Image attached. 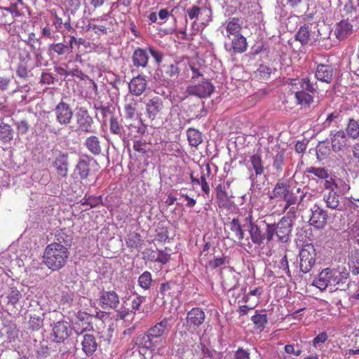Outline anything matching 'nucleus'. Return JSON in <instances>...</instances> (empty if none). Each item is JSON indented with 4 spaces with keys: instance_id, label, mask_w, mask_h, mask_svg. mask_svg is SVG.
Instances as JSON below:
<instances>
[{
    "instance_id": "1",
    "label": "nucleus",
    "mask_w": 359,
    "mask_h": 359,
    "mask_svg": "<svg viewBox=\"0 0 359 359\" xmlns=\"http://www.w3.org/2000/svg\"><path fill=\"white\" fill-rule=\"evenodd\" d=\"M349 272L346 268L341 271L332 270L330 268L323 269L315 280L314 285L320 290H324L328 287H334V290H344L348 287Z\"/></svg>"
},
{
    "instance_id": "2",
    "label": "nucleus",
    "mask_w": 359,
    "mask_h": 359,
    "mask_svg": "<svg viewBox=\"0 0 359 359\" xmlns=\"http://www.w3.org/2000/svg\"><path fill=\"white\" fill-rule=\"evenodd\" d=\"M69 255V250L50 243L46 247L43 261L48 269L57 271L67 264Z\"/></svg>"
},
{
    "instance_id": "3",
    "label": "nucleus",
    "mask_w": 359,
    "mask_h": 359,
    "mask_svg": "<svg viewBox=\"0 0 359 359\" xmlns=\"http://www.w3.org/2000/svg\"><path fill=\"white\" fill-rule=\"evenodd\" d=\"M292 226V219L288 216L283 217L277 224H269L268 242L271 241L276 235L279 242L287 243L290 238Z\"/></svg>"
},
{
    "instance_id": "4",
    "label": "nucleus",
    "mask_w": 359,
    "mask_h": 359,
    "mask_svg": "<svg viewBox=\"0 0 359 359\" xmlns=\"http://www.w3.org/2000/svg\"><path fill=\"white\" fill-rule=\"evenodd\" d=\"M250 165L248 166V169L250 172H252L249 176L250 181V190L252 191H260L262 185L259 182L261 175L264 172V167L263 161L259 154H255L250 157L249 160Z\"/></svg>"
},
{
    "instance_id": "5",
    "label": "nucleus",
    "mask_w": 359,
    "mask_h": 359,
    "mask_svg": "<svg viewBox=\"0 0 359 359\" xmlns=\"http://www.w3.org/2000/svg\"><path fill=\"white\" fill-rule=\"evenodd\" d=\"M231 182L227 180L216 187V201L219 208L230 209L233 205V194L231 189Z\"/></svg>"
},
{
    "instance_id": "6",
    "label": "nucleus",
    "mask_w": 359,
    "mask_h": 359,
    "mask_svg": "<svg viewBox=\"0 0 359 359\" xmlns=\"http://www.w3.org/2000/svg\"><path fill=\"white\" fill-rule=\"evenodd\" d=\"M93 163H96V160L88 155H82L79 157L74 169L72 177L80 180H87L91 173Z\"/></svg>"
},
{
    "instance_id": "7",
    "label": "nucleus",
    "mask_w": 359,
    "mask_h": 359,
    "mask_svg": "<svg viewBox=\"0 0 359 359\" xmlns=\"http://www.w3.org/2000/svg\"><path fill=\"white\" fill-rule=\"evenodd\" d=\"M56 121L62 125L67 126L72 121L74 111L71 106L67 102L61 100L53 111Z\"/></svg>"
},
{
    "instance_id": "8",
    "label": "nucleus",
    "mask_w": 359,
    "mask_h": 359,
    "mask_svg": "<svg viewBox=\"0 0 359 359\" xmlns=\"http://www.w3.org/2000/svg\"><path fill=\"white\" fill-rule=\"evenodd\" d=\"M316 250L312 245L304 246L299 252V266L301 271L309 273L316 262Z\"/></svg>"
},
{
    "instance_id": "9",
    "label": "nucleus",
    "mask_w": 359,
    "mask_h": 359,
    "mask_svg": "<svg viewBox=\"0 0 359 359\" xmlns=\"http://www.w3.org/2000/svg\"><path fill=\"white\" fill-rule=\"evenodd\" d=\"M146 111L150 120L161 118L165 111L163 100L157 96L149 100L146 104Z\"/></svg>"
},
{
    "instance_id": "10",
    "label": "nucleus",
    "mask_w": 359,
    "mask_h": 359,
    "mask_svg": "<svg viewBox=\"0 0 359 359\" xmlns=\"http://www.w3.org/2000/svg\"><path fill=\"white\" fill-rule=\"evenodd\" d=\"M311 215L309 219V224L317 229H323L327 222V212L318 205H314L311 208Z\"/></svg>"
},
{
    "instance_id": "11",
    "label": "nucleus",
    "mask_w": 359,
    "mask_h": 359,
    "mask_svg": "<svg viewBox=\"0 0 359 359\" xmlns=\"http://www.w3.org/2000/svg\"><path fill=\"white\" fill-rule=\"evenodd\" d=\"M54 153L55 156L53 161V166L59 176L66 177L69 172V154L57 149Z\"/></svg>"
},
{
    "instance_id": "12",
    "label": "nucleus",
    "mask_w": 359,
    "mask_h": 359,
    "mask_svg": "<svg viewBox=\"0 0 359 359\" xmlns=\"http://www.w3.org/2000/svg\"><path fill=\"white\" fill-rule=\"evenodd\" d=\"M213 90L214 86L208 81H204L196 85H189L187 88V92L189 95H196L201 98L210 97Z\"/></svg>"
},
{
    "instance_id": "13",
    "label": "nucleus",
    "mask_w": 359,
    "mask_h": 359,
    "mask_svg": "<svg viewBox=\"0 0 359 359\" xmlns=\"http://www.w3.org/2000/svg\"><path fill=\"white\" fill-rule=\"evenodd\" d=\"M263 222V227L261 226H258L253 223H250L249 233L250 236V238L252 242L256 245H261L264 243V240H266L268 242V224Z\"/></svg>"
},
{
    "instance_id": "14",
    "label": "nucleus",
    "mask_w": 359,
    "mask_h": 359,
    "mask_svg": "<svg viewBox=\"0 0 359 359\" xmlns=\"http://www.w3.org/2000/svg\"><path fill=\"white\" fill-rule=\"evenodd\" d=\"M335 73L336 69L332 65L318 64L316 69L315 77L321 82L330 84L332 83Z\"/></svg>"
},
{
    "instance_id": "15",
    "label": "nucleus",
    "mask_w": 359,
    "mask_h": 359,
    "mask_svg": "<svg viewBox=\"0 0 359 359\" xmlns=\"http://www.w3.org/2000/svg\"><path fill=\"white\" fill-rule=\"evenodd\" d=\"M78 129L85 133H93V118L86 109L81 108L76 114Z\"/></svg>"
},
{
    "instance_id": "16",
    "label": "nucleus",
    "mask_w": 359,
    "mask_h": 359,
    "mask_svg": "<svg viewBox=\"0 0 359 359\" xmlns=\"http://www.w3.org/2000/svg\"><path fill=\"white\" fill-rule=\"evenodd\" d=\"M332 149L334 152L343 150L347 145L348 137L344 130H332L330 134Z\"/></svg>"
},
{
    "instance_id": "17",
    "label": "nucleus",
    "mask_w": 359,
    "mask_h": 359,
    "mask_svg": "<svg viewBox=\"0 0 359 359\" xmlns=\"http://www.w3.org/2000/svg\"><path fill=\"white\" fill-rule=\"evenodd\" d=\"M93 316L86 312H78L75 318L74 330L77 333H83L84 331L93 330Z\"/></svg>"
},
{
    "instance_id": "18",
    "label": "nucleus",
    "mask_w": 359,
    "mask_h": 359,
    "mask_svg": "<svg viewBox=\"0 0 359 359\" xmlns=\"http://www.w3.org/2000/svg\"><path fill=\"white\" fill-rule=\"evenodd\" d=\"M69 325L66 321L57 322L52 330L51 336L53 341L60 343L64 341L69 336Z\"/></svg>"
},
{
    "instance_id": "19",
    "label": "nucleus",
    "mask_w": 359,
    "mask_h": 359,
    "mask_svg": "<svg viewBox=\"0 0 359 359\" xmlns=\"http://www.w3.org/2000/svg\"><path fill=\"white\" fill-rule=\"evenodd\" d=\"M205 319V312L198 307L193 308L187 314V325L194 329L199 327L204 323Z\"/></svg>"
},
{
    "instance_id": "20",
    "label": "nucleus",
    "mask_w": 359,
    "mask_h": 359,
    "mask_svg": "<svg viewBox=\"0 0 359 359\" xmlns=\"http://www.w3.org/2000/svg\"><path fill=\"white\" fill-rule=\"evenodd\" d=\"M311 25H304L301 26L295 34V39L300 42L302 46L316 42L318 39L314 32H311Z\"/></svg>"
},
{
    "instance_id": "21",
    "label": "nucleus",
    "mask_w": 359,
    "mask_h": 359,
    "mask_svg": "<svg viewBox=\"0 0 359 359\" xmlns=\"http://www.w3.org/2000/svg\"><path fill=\"white\" fill-rule=\"evenodd\" d=\"M100 305L104 309H115L119 304V298L114 291L103 292L100 296Z\"/></svg>"
},
{
    "instance_id": "22",
    "label": "nucleus",
    "mask_w": 359,
    "mask_h": 359,
    "mask_svg": "<svg viewBox=\"0 0 359 359\" xmlns=\"http://www.w3.org/2000/svg\"><path fill=\"white\" fill-rule=\"evenodd\" d=\"M305 196L306 193H304L301 188H291L283 199L286 203L284 210H286L291 205H299Z\"/></svg>"
},
{
    "instance_id": "23",
    "label": "nucleus",
    "mask_w": 359,
    "mask_h": 359,
    "mask_svg": "<svg viewBox=\"0 0 359 359\" xmlns=\"http://www.w3.org/2000/svg\"><path fill=\"white\" fill-rule=\"evenodd\" d=\"M231 44L228 48V45H225L226 49L231 53H243L247 50L248 43L245 37L242 34H236L231 39Z\"/></svg>"
},
{
    "instance_id": "24",
    "label": "nucleus",
    "mask_w": 359,
    "mask_h": 359,
    "mask_svg": "<svg viewBox=\"0 0 359 359\" xmlns=\"http://www.w3.org/2000/svg\"><path fill=\"white\" fill-rule=\"evenodd\" d=\"M147 86V82L144 76L138 75L129 83V92L134 95L140 96L145 91Z\"/></svg>"
},
{
    "instance_id": "25",
    "label": "nucleus",
    "mask_w": 359,
    "mask_h": 359,
    "mask_svg": "<svg viewBox=\"0 0 359 359\" xmlns=\"http://www.w3.org/2000/svg\"><path fill=\"white\" fill-rule=\"evenodd\" d=\"M149 53L146 49L137 48L132 55L133 66L137 68H144L149 62Z\"/></svg>"
},
{
    "instance_id": "26",
    "label": "nucleus",
    "mask_w": 359,
    "mask_h": 359,
    "mask_svg": "<svg viewBox=\"0 0 359 359\" xmlns=\"http://www.w3.org/2000/svg\"><path fill=\"white\" fill-rule=\"evenodd\" d=\"M15 131L13 126L1 121L0 122V143L2 144H11L13 140Z\"/></svg>"
},
{
    "instance_id": "27",
    "label": "nucleus",
    "mask_w": 359,
    "mask_h": 359,
    "mask_svg": "<svg viewBox=\"0 0 359 359\" xmlns=\"http://www.w3.org/2000/svg\"><path fill=\"white\" fill-rule=\"evenodd\" d=\"M169 319L163 318L161 322L156 323L155 325L151 327L148 332L150 334L151 338L154 340L159 339L163 335H166L168 333V325Z\"/></svg>"
},
{
    "instance_id": "28",
    "label": "nucleus",
    "mask_w": 359,
    "mask_h": 359,
    "mask_svg": "<svg viewBox=\"0 0 359 359\" xmlns=\"http://www.w3.org/2000/svg\"><path fill=\"white\" fill-rule=\"evenodd\" d=\"M340 196L336 191H327L323 194V201L326 207L332 209L341 211L343 208L340 203Z\"/></svg>"
},
{
    "instance_id": "29",
    "label": "nucleus",
    "mask_w": 359,
    "mask_h": 359,
    "mask_svg": "<svg viewBox=\"0 0 359 359\" xmlns=\"http://www.w3.org/2000/svg\"><path fill=\"white\" fill-rule=\"evenodd\" d=\"M72 238L71 235H69L65 229H60L55 232L53 242L50 244L69 250L72 245Z\"/></svg>"
},
{
    "instance_id": "30",
    "label": "nucleus",
    "mask_w": 359,
    "mask_h": 359,
    "mask_svg": "<svg viewBox=\"0 0 359 359\" xmlns=\"http://www.w3.org/2000/svg\"><path fill=\"white\" fill-rule=\"evenodd\" d=\"M82 350L87 355H91L97 348V343L93 334H86L82 336Z\"/></svg>"
},
{
    "instance_id": "31",
    "label": "nucleus",
    "mask_w": 359,
    "mask_h": 359,
    "mask_svg": "<svg viewBox=\"0 0 359 359\" xmlns=\"http://www.w3.org/2000/svg\"><path fill=\"white\" fill-rule=\"evenodd\" d=\"M352 32V25L348 20H343L337 24L334 34L339 40L341 41L351 35Z\"/></svg>"
},
{
    "instance_id": "32",
    "label": "nucleus",
    "mask_w": 359,
    "mask_h": 359,
    "mask_svg": "<svg viewBox=\"0 0 359 359\" xmlns=\"http://www.w3.org/2000/svg\"><path fill=\"white\" fill-rule=\"evenodd\" d=\"M241 275L238 273L231 271L223 278L222 285L225 290L231 291L237 288Z\"/></svg>"
},
{
    "instance_id": "33",
    "label": "nucleus",
    "mask_w": 359,
    "mask_h": 359,
    "mask_svg": "<svg viewBox=\"0 0 359 359\" xmlns=\"http://www.w3.org/2000/svg\"><path fill=\"white\" fill-rule=\"evenodd\" d=\"M290 189L291 187L289 184L283 182H278L275 185L271 195L270 196V198H280L283 200Z\"/></svg>"
},
{
    "instance_id": "34",
    "label": "nucleus",
    "mask_w": 359,
    "mask_h": 359,
    "mask_svg": "<svg viewBox=\"0 0 359 359\" xmlns=\"http://www.w3.org/2000/svg\"><path fill=\"white\" fill-rule=\"evenodd\" d=\"M344 132L348 137L353 140L358 139L359 137V120L349 118L346 123Z\"/></svg>"
},
{
    "instance_id": "35",
    "label": "nucleus",
    "mask_w": 359,
    "mask_h": 359,
    "mask_svg": "<svg viewBox=\"0 0 359 359\" xmlns=\"http://www.w3.org/2000/svg\"><path fill=\"white\" fill-rule=\"evenodd\" d=\"M85 146L88 150L93 155H100L102 152L100 141L98 137L91 135L86 138Z\"/></svg>"
},
{
    "instance_id": "36",
    "label": "nucleus",
    "mask_w": 359,
    "mask_h": 359,
    "mask_svg": "<svg viewBox=\"0 0 359 359\" xmlns=\"http://www.w3.org/2000/svg\"><path fill=\"white\" fill-rule=\"evenodd\" d=\"M156 340H154L150 336V334L147 332V333H144L139 335L135 340V344L138 346H142L147 349H153L156 346Z\"/></svg>"
},
{
    "instance_id": "37",
    "label": "nucleus",
    "mask_w": 359,
    "mask_h": 359,
    "mask_svg": "<svg viewBox=\"0 0 359 359\" xmlns=\"http://www.w3.org/2000/svg\"><path fill=\"white\" fill-rule=\"evenodd\" d=\"M109 130L111 133L118 135L123 140L126 137V130L114 116H111L109 118Z\"/></svg>"
},
{
    "instance_id": "38",
    "label": "nucleus",
    "mask_w": 359,
    "mask_h": 359,
    "mask_svg": "<svg viewBox=\"0 0 359 359\" xmlns=\"http://www.w3.org/2000/svg\"><path fill=\"white\" fill-rule=\"evenodd\" d=\"M295 98L297 103L303 107L310 106L313 101V97L311 94L301 90L295 92Z\"/></svg>"
},
{
    "instance_id": "39",
    "label": "nucleus",
    "mask_w": 359,
    "mask_h": 359,
    "mask_svg": "<svg viewBox=\"0 0 359 359\" xmlns=\"http://www.w3.org/2000/svg\"><path fill=\"white\" fill-rule=\"evenodd\" d=\"M187 135L189 144L192 147H196L203 142L202 135L198 130L189 128Z\"/></svg>"
},
{
    "instance_id": "40",
    "label": "nucleus",
    "mask_w": 359,
    "mask_h": 359,
    "mask_svg": "<svg viewBox=\"0 0 359 359\" xmlns=\"http://www.w3.org/2000/svg\"><path fill=\"white\" fill-rule=\"evenodd\" d=\"M298 84L301 88V90L306 91L310 94H314L317 92V83L312 82L309 77H304L302 79L299 81Z\"/></svg>"
},
{
    "instance_id": "41",
    "label": "nucleus",
    "mask_w": 359,
    "mask_h": 359,
    "mask_svg": "<svg viewBox=\"0 0 359 359\" xmlns=\"http://www.w3.org/2000/svg\"><path fill=\"white\" fill-rule=\"evenodd\" d=\"M4 297L7 299L8 304L15 306L22 297V294L16 287H11L6 296L3 294L0 297V298Z\"/></svg>"
},
{
    "instance_id": "42",
    "label": "nucleus",
    "mask_w": 359,
    "mask_h": 359,
    "mask_svg": "<svg viewBox=\"0 0 359 359\" xmlns=\"http://www.w3.org/2000/svg\"><path fill=\"white\" fill-rule=\"evenodd\" d=\"M49 342L47 340L43 339L40 341L38 344H35V350L37 354V356L39 358H46L50 355V349Z\"/></svg>"
},
{
    "instance_id": "43",
    "label": "nucleus",
    "mask_w": 359,
    "mask_h": 359,
    "mask_svg": "<svg viewBox=\"0 0 359 359\" xmlns=\"http://www.w3.org/2000/svg\"><path fill=\"white\" fill-rule=\"evenodd\" d=\"M229 228L233 233L236 240L241 242L244 238V232L241 229L239 219L238 218H233L229 223Z\"/></svg>"
},
{
    "instance_id": "44",
    "label": "nucleus",
    "mask_w": 359,
    "mask_h": 359,
    "mask_svg": "<svg viewBox=\"0 0 359 359\" xmlns=\"http://www.w3.org/2000/svg\"><path fill=\"white\" fill-rule=\"evenodd\" d=\"M94 109L97 111V114L100 113L102 116V121L105 123L108 116L111 115L112 111L109 105H103L102 102H96L94 104Z\"/></svg>"
},
{
    "instance_id": "45",
    "label": "nucleus",
    "mask_w": 359,
    "mask_h": 359,
    "mask_svg": "<svg viewBox=\"0 0 359 359\" xmlns=\"http://www.w3.org/2000/svg\"><path fill=\"white\" fill-rule=\"evenodd\" d=\"M126 245L130 248L137 249L141 246L142 239L139 233L133 232L126 239Z\"/></svg>"
},
{
    "instance_id": "46",
    "label": "nucleus",
    "mask_w": 359,
    "mask_h": 359,
    "mask_svg": "<svg viewBox=\"0 0 359 359\" xmlns=\"http://www.w3.org/2000/svg\"><path fill=\"white\" fill-rule=\"evenodd\" d=\"M26 43L30 46L34 53L38 55L40 54L41 41L39 39L36 38L35 34L32 32L29 34L27 40L25 41Z\"/></svg>"
},
{
    "instance_id": "47",
    "label": "nucleus",
    "mask_w": 359,
    "mask_h": 359,
    "mask_svg": "<svg viewBox=\"0 0 359 359\" xmlns=\"http://www.w3.org/2000/svg\"><path fill=\"white\" fill-rule=\"evenodd\" d=\"M128 133L126 134L128 137H137L138 135H142L145 132V128L140 123H130L128 126Z\"/></svg>"
},
{
    "instance_id": "48",
    "label": "nucleus",
    "mask_w": 359,
    "mask_h": 359,
    "mask_svg": "<svg viewBox=\"0 0 359 359\" xmlns=\"http://www.w3.org/2000/svg\"><path fill=\"white\" fill-rule=\"evenodd\" d=\"M151 282V274L149 271H144L138 278V285L144 290H149Z\"/></svg>"
},
{
    "instance_id": "49",
    "label": "nucleus",
    "mask_w": 359,
    "mask_h": 359,
    "mask_svg": "<svg viewBox=\"0 0 359 359\" xmlns=\"http://www.w3.org/2000/svg\"><path fill=\"white\" fill-rule=\"evenodd\" d=\"M305 173L307 174H313L316 177H317L319 179L323 180V178H327L328 177V170H326L325 168H316V167H309L307 168L305 171Z\"/></svg>"
},
{
    "instance_id": "50",
    "label": "nucleus",
    "mask_w": 359,
    "mask_h": 359,
    "mask_svg": "<svg viewBox=\"0 0 359 359\" xmlns=\"http://www.w3.org/2000/svg\"><path fill=\"white\" fill-rule=\"evenodd\" d=\"M29 72L27 61L25 60H20L16 69L17 76L20 79L25 80L29 77Z\"/></svg>"
},
{
    "instance_id": "51",
    "label": "nucleus",
    "mask_w": 359,
    "mask_h": 359,
    "mask_svg": "<svg viewBox=\"0 0 359 359\" xmlns=\"http://www.w3.org/2000/svg\"><path fill=\"white\" fill-rule=\"evenodd\" d=\"M285 157V153L283 150L278 151L273 158V166L276 172H280L283 170Z\"/></svg>"
},
{
    "instance_id": "52",
    "label": "nucleus",
    "mask_w": 359,
    "mask_h": 359,
    "mask_svg": "<svg viewBox=\"0 0 359 359\" xmlns=\"http://www.w3.org/2000/svg\"><path fill=\"white\" fill-rule=\"evenodd\" d=\"M241 29V25L239 23L238 18H232L226 25V31L231 35L234 36L236 34H240L239 32Z\"/></svg>"
},
{
    "instance_id": "53",
    "label": "nucleus",
    "mask_w": 359,
    "mask_h": 359,
    "mask_svg": "<svg viewBox=\"0 0 359 359\" xmlns=\"http://www.w3.org/2000/svg\"><path fill=\"white\" fill-rule=\"evenodd\" d=\"M137 102L133 100L127 102L124 106L126 118H133L137 114Z\"/></svg>"
},
{
    "instance_id": "54",
    "label": "nucleus",
    "mask_w": 359,
    "mask_h": 359,
    "mask_svg": "<svg viewBox=\"0 0 359 359\" xmlns=\"http://www.w3.org/2000/svg\"><path fill=\"white\" fill-rule=\"evenodd\" d=\"M29 328L33 331H38L43 325V319L40 316H31L28 322Z\"/></svg>"
},
{
    "instance_id": "55",
    "label": "nucleus",
    "mask_w": 359,
    "mask_h": 359,
    "mask_svg": "<svg viewBox=\"0 0 359 359\" xmlns=\"http://www.w3.org/2000/svg\"><path fill=\"white\" fill-rule=\"evenodd\" d=\"M50 50L60 55H65L72 51L69 45H65L62 43L51 44L50 46Z\"/></svg>"
},
{
    "instance_id": "56",
    "label": "nucleus",
    "mask_w": 359,
    "mask_h": 359,
    "mask_svg": "<svg viewBox=\"0 0 359 359\" xmlns=\"http://www.w3.org/2000/svg\"><path fill=\"white\" fill-rule=\"evenodd\" d=\"M15 126L16 127L18 134L22 135L27 133L30 128L29 121L26 118L15 121Z\"/></svg>"
},
{
    "instance_id": "57",
    "label": "nucleus",
    "mask_w": 359,
    "mask_h": 359,
    "mask_svg": "<svg viewBox=\"0 0 359 359\" xmlns=\"http://www.w3.org/2000/svg\"><path fill=\"white\" fill-rule=\"evenodd\" d=\"M251 320L259 329H263L268 322L266 314H256L252 316Z\"/></svg>"
},
{
    "instance_id": "58",
    "label": "nucleus",
    "mask_w": 359,
    "mask_h": 359,
    "mask_svg": "<svg viewBox=\"0 0 359 359\" xmlns=\"http://www.w3.org/2000/svg\"><path fill=\"white\" fill-rule=\"evenodd\" d=\"M273 71H276V69H272L269 66L264 65H260L257 69L256 74L260 76L262 79H269Z\"/></svg>"
},
{
    "instance_id": "59",
    "label": "nucleus",
    "mask_w": 359,
    "mask_h": 359,
    "mask_svg": "<svg viewBox=\"0 0 359 359\" xmlns=\"http://www.w3.org/2000/svg\"><path fill=\"white\" fill-rule=\"evenodd\" d=\"M323 187L325 189H327L328 191H336L337 189H338V184L337 182L332 178V176L328 173V177L327 178H323Z\"/></svg>"
},
{
    "instance_id": "60",
    "label": "nucleus",
    "mask_w": 359,
    "mask_h": 359,
    "mask_svg": "<svg viewBox=\"0 0 359 359\" xmlns=\"http://www.w3.org/2000/svg\"><path fill=\"white\" fill-rule=\"evenodd\" d=\"M66 2L67 9L72 15H74L81 6V0H66Z\"/></svg>"
},
{
    "instance_id": "61",
    "label": "nucleus",
    "mask_w": 359,
    "mask_h": 359,
    "mask_svg": "<svg viewBox=\"0 0 359 359\" xmlns=\"http://www.w3.org/2000/svg\"><path fill=\"white\" fill-rule=\"evenodd\" d=\"M285 351L287 353L293 354L296 356L300 355L302 352L298 344L296 346L293 344H287L285 346Z\"/></svg>"
},
{
    "instance_id": "62",
    "label": "nucleus",
    "mask_w": 359,
    "mask_h": 359,
    "mask_svg": "<svg viewBox=\"0 0 359 359\" xmlns=\"http://www.w3.org/2000/svg\"><path fill=\"white\" fill-rule=\"evenodd\" d=\"M179 73L180 70L177 64H170L167 66L165 74L170 78L177 77Z\"/></svg>"
},
{
    "instance_id": "63",
    "label": "nucleus",
    "mask_w": 359,
    "mask_h": 359,
    "mask_svg": "<svg viewBox=\"0 0 359 359\" xmlns=\"http://www.w3.org/2000/svg\"><path fill=\"white\" fill-rule=\"evenodd\" d=\"M349 266L352 269L353 274H359V255L353 257L351 262L349 263Z\"/></svg>"
},
{
    "instance_id": "64",
    "label": "nucleus",
    "mask_w": 359,
    "mask_h": 359,
    "mask_svg": "<svg viewBox=\"0 0 359 359\" xmlns=\"http://www.w3.org/2000/svg\"><path fill=\"white\" fill-rule=\"evenodd\" d=\"M235 359H250V353L248 350L238 348L235 353Z\"/></svg>"
}]
</instances>
